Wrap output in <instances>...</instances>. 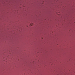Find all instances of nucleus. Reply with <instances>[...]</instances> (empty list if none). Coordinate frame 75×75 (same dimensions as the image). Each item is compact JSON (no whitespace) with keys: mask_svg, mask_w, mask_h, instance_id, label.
<instances>
[{"mask_svg":"<svg viewBox=\"0 0 75 75\" xmlns=\"http://www.w3.org/2000/svg\"><path fill=\"white\" fill-rule=\"evenodd\" d=\"M33 25V23H31L30 25V26H32Z\"/></svg>","mask_w":75,"mask_h":75,"instance_id":"nucleus-1","label":"nucleus"}]
</instances>
